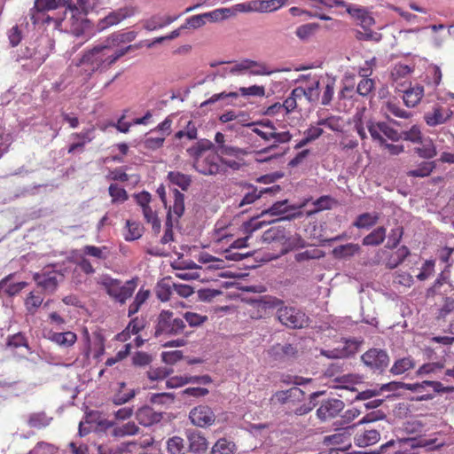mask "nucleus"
I'll return each instance as SVG.
<instances>
[{
    "instance_id": "nucleus-1",
    "label": "nucleus",
    "mask_w": 454,
    "mask_h": 454,
    "mask_svg": "<svg viewBox=\"0 0 454 454\" xmlns=\"http://www.w3.org/2000/svg\"><path fill=\"white\" fill-rule=\"evenodd\" d=\"M124 56L123 51H115L104 40L101 43L86 51L80 59L78 66H87L86 71L103 72L107 70L121 57Z\"/></svg>"
},
{
    "instance_id": "nucleus-2",
    "label": "nucleus",
    "mask_w": 454,
    "mask_h": 454,
    "mask_svg": "<svg viewBox=\"0 0 454 454\" xmlns=\"http://www.w3.org/2000/svg\"><path fill=\"white\" fill-rule=\"evenodd\" d=\"M186 325L183 318L178 317L171 310H161L156 318L154 336L174 337L181 334L187 336Z\"/></svg>"
},
{
    "instance_id": "nucleus-3",
    "label": "nucleus",
    "mask_w": 454,
    "mask_h": 454,
    "mask_svg": "<svg viewBox=\"0 0 454 454\" xmlns=\"http://www.w3.org/2000/svg\"><path fill=\"white\" fill-rule=\"evenodd\" d=\"M100 284L104 286L106 294L120 304H124L132 296L137 287L134 280H128L122 283L121 280L108 276L103 277Z\"/></svg>"
},
{
    "instance_id": "nucleus-4",
    "label": "nucleus",
    "mask_w": 454,
    "mask_h": 454,
    "mask_svg": "<svg viewBox=\"0 0 454 454\" xmlns=\"http://www.w3.org/2000/svg\"><path fill=\"white\" fill-rule=\"evenodd\" d=\"M276 317L279 323L290 329H301L307 326L309 317L300 309L285 305L282 300L281 305L276 307Z\"/></svg>"
},
{
    "instance_id": "nucleus-5",
    "label": "nucleus",
    "mask_w": 454,
    "mask_h": 454,
    "mask_svg": "<svg viewBox=\"0 0 454 454\" xmlns=\"http://www.w3.org/2000/svg\"><path fill=\"white\" fill-rule=\"evenodd\" d=\"M365 366L374 372L381 373L389 364V356L381 348H370L361 356Z\"/></svg>"
},
{
    "instance_id": "nucleus-6",
    "label": "nucleus",
    "mask_w": 454,
    "mask_h": 454,
    "mask_svg": "<svg viewBox=\"0 0 454 454\" xmlns=\"http://www.w3.org/2000/svg\"><path fill=\"white\" fill-rule=\"evenodd\" d=\"M250 309L248 313L251 318L260 319L268 315V309H276L281 305L282 300L270 295H264L259 299H251L248 301Z\"/></svg>"
},
{
    "instance_id": "nucleus-7",
    "label": "nucleus",
    "mask_w": 454,
    "mask_h": 454,
    "mask_svg": "<svg viewBox=\"0 0 454 454\" xmlns=\"http://www.w3.org/2000/svg\"><path fill=\"white\" fill-rule=\"evenodd\" d=\"M36 285L47 294H53L59 284L63 281L64 275L57 270H43L34 274L33 277Z\"/></svg>"
},
{
    "instance_id": "nucleus-8",
    "label": "nucleus",
    "mask_w": 454,
    "mask_h": 454,
    "mask_svg": "<svg viewBox=\"0 0 454 454\" xmlns=\"http://www.w3.org/2000/svg\"><path fill=\"white\" fill-rule=\"evenodd\" d=\"M137 34L135 31H118L111 34L105 40L111 45L115 51H123L124 55L127 54L132 49H137L142 45V43L135 45L121 46L124 43H129L134 41Z\"/></svg>"
},
{
    "instance_id": "nucleus-9",
    "label": "nucleus",
    "mask_w": 454,
    "mask_h": 454,
    "mask_svg": "<svg viewBox=\"0 0 454 454\" xmlns=\"http://www.w3.org/2000/svg\"><path fill=\"white\" fill-rule=\"evenodd\" d=\"M136 9L132 6H123L110 12L105 18L98 20V28L102 31L112 26L121 23L127 18L132 17Z\"/></svg>"
},
{
    "instance_id": "nucleus-10",
    "label": "nucleus",
    "mask_w": 454,
    "mask_h": 454,
    "mask_svg": "<svg viewBox=\"0 0 454 454\" xmlns=\"http://www.w3.org/2000/svg\"><path fill=\"white\" fill-rule=\"evenodd\" d=\"M68 0H35V7L39 11H53L57 9H64L63 13L58 14L57 16L46 18V21L52 20L57 26L60 25L61 22L66 19V15L68 11H66L67 7Z\"/></svg>"
},
{
    "instance_id": "nucleus-11",
    "label": "nucleus",
    "mask_w": 454,
    "mask_h": 454,
    "mask_svg": "<svg viewBox=\"0 0 454 454\" xmlns=\"http://www.w3.org/2000/svg\"><path fill=\"white\" fill-rule=\"evenodd\" d=\"M189 419L196 427H208L215 423V415L210 407L199 405L191 410Z\"/></svg>"
},
{
    "instance_id": "nucleus-12",
    "label": "nucleus",
    "mask_w": 454,
    "mask_h": 454,
    "mask_svg": "<svg viewBox=\"0 0 454 454\" xmlns=\"http://www.w3.org/2000/svg\"><path fill=\"white\" fill-rule=\"evenodd\" d=\"M342 400L328 398L324 400L317 410V417L323 422L334 419L344 409Z\"/></svg>"
},
{
    "instance_id": "nucleus-13",
    "label": "nucleus",
    "mask_w": 454,
    "mask_h": 454,
    "mask_svg": "<svg viewBox=\"0 0 454 454\" xmlns=\"http://www.w3.org/2000/svg\"><path fill=\"white\" fill-rule=\"evenodd\" d=\"M397 386L415 393L427 392L428 387H431L434 393L454 392V387H444L440 381L435 380H424L420 383L397 382Z\"/></svg>"
},
{
    "instance_id": "nucleus-14",
    "label": "nucleus",
    "mask_w": 454,
    "mask_h": 454,
    "mask_svg": "<svg viewBox=\"0 0 454 454\" xmlns=\"http://www.w3.org/2000/svg\"><path fill=\"white\" fill-rule=\"evenodd\" d=\"M452 115L453 111L450 108L435 105L432 111L424 114V121L429 127H435L446 123Z\"/></svg>"
},
{
    "instance_id": "nucleus-15",
    "label": "nucleus",
    "mask_w": 454,
    "mask_h": 454,
    "mask_svg": "<svg viewBox=\"0 0 454 454\" xmlns=\"http://www.w3.org/2000/svg\"><path fill=\"white\" fill-rule=\"evenodd\" d=\"M304 395V391L297 387H294L286 390H279L275 392L270 397V402L272 403H278L280 405L289 403H301L303 401Z\"/></svg>"
},
{
    "instance_id": "nucleus-16",
    "label": "nucleus",
    "mask_w": 454,
    "mask_h": 454,
    "mask_svg": "<svg viewBox=\"0 0 454 454\" xmlns=\"http://www.w3.org/2000/svg\"><path fill=\"white\" fill-rule=\"evenodd\" d=\"M185 436L188 441L187 450L193 454H203L207 451L208 442L204 434L196 429H186Z\"/></svg>"
},
{
    "instance_id": "nucleus-17",
    "label": "nucleus",
    "mask_w": 454,
    "mask_h": 454,
    "mask_svg": "<svg viewBox=\"0 0 454 454\" xmlns=\"http://www.w3.org/2000/svg\"><path fill=\"white\" fill-rule=\"evenodd\" d=\"M243 189L246 190L243 198L239 202L238 207H242L246 205H250L255 200L260 199L264 193H273L280 191L279 185H273L269 188L258 190L255 186L250 184H244Z\"/></svg>"
},
{
    "instance_id": "nucleus-18",
    "label": "nucleus",
    "mask_w": 454,
    "mask_h": 454,
    "mask_svg": "<svg viewBox=\"0 0 454 454\" xmlns=\"http://www.w3.org/2000/svg\"><path fill=\"white\" fill-rule=\"evenodd\" d=\"M346 12L364 29L371 27L375 23L374 18L365 7L350 4L347 6Z\"/></svg>"
},
{
    "instance_id": "nucleus-19",
    "label": "nucleus",
    "mask_w": 454,
    "mask_h": 454,
    "mask_svg": "<svg viewBox=\"0 0 454 454\" xmlns=\"http://www.w3.org/2000/svg\"><path fill=\"white\" fill-rule=\"evenodd\" d=\"M163 414L160 411H155L149 406H144L137 410L136 419L140 425L150 427L153 424L160 422L162 419Z\"/></svg>"
},
{
    "instance_id": "nucleus-20",
    "label": "nucleus",
    "mask_w": 454,
    "mask_h": 454,
    "mask_svg": "<svg viewBox=\"0 0 454 454\" xmlns=\"http://www.w3.org/2000/svg\"><path fill=\"white\" fill-rule=\"evenodd\" d=\"M217 155L212 154L204 160L194 161V168L198 172L205 176L216 175L219 172V165L216 162Z\"/></svg>"
},
{
    "instance_id": "nucleus-21",
    "label": "nucleus",
    "mask_w": 454,
    "mask_h": 454,
    "mask_svg": "<svg viewBox=\"0 0 454 454\" xmlns=\"http://www.w3.org/2000/svg\"><path fill=\"white\" fill-rule=\"evenodd\" d=\"M47 339L61 348H70L76 342L77 335L71 331L63 333L51 331L48 333Z\"/></svg>"
},
{
    "instance_id": "nucleus-22",
    "label": "nucleus",
    "mask_w": 454,
    "mask_h": 454,
    "mask_svg": "<svg viewBox=\"0 0 454 454\" xmlns=\"http://www.w3.org/2000/svg\"><path fill=\"white\" fill-rule=\"evenodd\" d=\"M253 132L266 142L274 140L276 143H287L292 138V135L289 131L277 132L274 130H262L259 128H254Z\"/></svg>"
},
{
    "instance_id": "nucleus-23",
    "label": "nucleus",
    "mask_w": 454,
    "mask_h": 454,
    "mask_svg": "<svg viewBox=\"0 0 454 454\" xmlns=\"http://www.w3.org/2000/svg\"><path fill=\"white\" fill-rule=\"evenodd\" d=\"M88 2L89 0H77V4H73L71 0H68L66 11H68V13H70V20H73V25L83 20L84 16L87 14Z\"/></svg>"
},
{
    "instance_id": "nucleus-24",
    "label": "nucleus",
    "mask_w": 454,
    "mask_h": 454,
    "mask_svg": "<svg viewBox=\"0 0 454 454\" xmlns=\"http://www.w3.org/2000/svg\"><path fill=\"white\" fill-rule=\"evenodd\" d=\"M424 96V87L422 85H415L405 90L403 99L407 107H415Z\"/></svg>"
},
{
    "instance_id": "nucleus-25",
    "label": "nucleus",
    "mask_w": 454,
    "mask_h": 454,
    "mask_svg": "<svg viewBox=\"0 0 454 454\" xmlns=\"http://www.w3.org/2000/svg\"><path fill=\"white\" fill-rule=\"evenodd\" d=\"M419 145H420L414 148V153L419 157L430 160L437 155L436 146L430 137L423 138Z\"/></svg>"
},
{
    "instance_id": "nucleus-26",
    "label": "nucleus",
    "mask_w": 454,
    "mask_h": 454,
    "mask_svg": "<svg viewBox=\"0 0 454 454\" xmlns=\"http://www.w3.org/2000/svg\"><path fill=\"white\" fill-rule=\"evenodd\" d=\"M287 0H253V9L256 12H271L286 5Z\"/></svg>"
},
{
    "instance_id": "nucleus-27",
    "label": "nucleus",
    "mask_w": 454,
    "mask_h": 454,
    "mask_svg": "<svg viewBox=\"0 0 454 454\" xmlns=\"http://www.w3.org/2000/svg\"><path fill=\"white\" fill-rule=\"evenodd\" d=\"M177 18L178 16L154 15L145 21L144 27L148 31H153L171 24Z\"/></svg>"
},
{
    "instance_id": "nucleus-28",
    "label": "nucleus",
    "mask_w": 454,
    "mask_h": 454,
    "mask_svg": "<svg viewBox=\"0 0 454 454\" xmlns=\"http://www.w3.org/2000/svg\"><path fill=\"white\" fill-rule=\"evenodd\" d=\"M415 366H416L415 359L412 356H404V357L396 359L394 362L389 372L393 375H401V374L413 369Z\"/></svg>"
},
{
    "instance_id": "nucleus-29",
    "label": "nucleus",
    "mask_w": 454,
    "mask_h": 454,
    "mask_svg": "<svg viewBox=\"0 0 454 454\" xmlns=\"http://www.w3.org/2000/svg\"><path fill=\"white\" fill-rule=\"evenodd\" d=\"M387 237V229L380 226L367 234L362 240L364 246L377 247L381 245Z\"/></svg>"
},
{
    "instance_id": "nucleus-30",
    "label": "nucleus",
    "mask_w": 454,
    "mask_h": 454,
    "mask_svg": "<svg viewBox=\"0 0 454 454\" xmlns=\"http://www.w3.org/2000/svg\"><path fill=\"white\" fill-rule=\"evenodd\" d=\"M380 438V432L376 429L365 430L357 434L355 437V442L359 447H367L375 444Z\"/></svg>"
},
{
    "instance_id": "nucleus-31",
    "label": "nucleus",
    "mask_w": 454,
    "mask_h": 454,
    "mask_svg": "<svg viewBox=\"0 0 454 454\" xmlns=\"http://www.w3.org/2000/svg\"><path fill=\"white\" fill-rule=\"evenodd\" d=\"M380 219V215L377 212L363 213L356 216L353 222V226L357 229H370L377 224Z\"/></svg>"
},
{
    "instance_id": "nucleus-32",
    "label": "nucleus",
    "mask_w": 454,
    "mask_h": 454,
    "mask_svg": "<svg viewBox=\"0 0 454 454\" xmlns=\"http://www.w3.org/2000/svg\"><path fill=\"white\" fill-rule=\"evenodd\" d=\"M262 239L265 243L282 242L286 243L287 239L286 237V229L281 226H274L263 232Z\"/></svg>"
},
{
    "instance_id": "nucleus-33",
    "label": "nucleus",
    "mask_w": 454,
    "mask_h": 454,
    "mask_svg": "<svg viewBox=\"0 0 454 454\" xmlns=\"http://www.w3.org/2000/svg\"><path fill=\"white\" fill-rule=\"evenodd\" d=\"M166 450L168 454H186L188 452L184 440L174 435L166 441Z\"/></svg>"
},
{
    "instance_id": "nucleus-34",
    "label": "nucleus",
    "mask_w": 454,
    "mask_h": 454,
    "mask_svg": "<svg viewBox=\"0 0 454 454\" xmlns=\"http://www.w3.org/2000/svg\"><path fill=\"white\" fill-rule=\"evenodd\" d=\"M214 149L215 145L207 139H200L192 147L187 149V153L194 159V161L200 160V158L206 151Z\"/></svg>"
},
{
    "instance_id": "nucleus-35",
    "label": "nucleus",
    "mask_w": 454,
    "mask_h": 454,
    "mask_svg": "<svg viewBox=\"0 0 454 454\" xmlns=\"http://www.w3.org/2000/svg\"><path fill=\"white\" fill-rule=\"evenodd\" d=\"M435 168V161H421L416 168L409 170L407 176L410 177H427L431 175Z\"/></svg>"
},
{
    "instance_id": "nucleus-36",
    "label": "nucleus",
    "mask_w": 454,
    "mask_h": 454,
    "mask_svg": "<svg viewBox=\"0 0 454 454\" xmlns=\"http://www.w3.org/2000/svg\"><path fill=\"white\" fill-rule=\"evenodd\" d=\"M236 450V444L232 441L220 438L212 446L209 454H234Z\"/></svg>"
},
{
    "instance_id": "nucleus-37",
    "label": "nucleus",
    "mask_w": 454,
    "mask_h": 454,
    "mask_svg": "<svg viewBox=\"0 0 454 454\" xmlns=\"http://www.w3.org/2000/svg\"><path fill=\"white\" fill-rule=\"evenodd\" d=\"M361 250L358 244L348 243L340 245L333 248V254L336 258H348L352 257Z\"/></svg>"
},
{
    "instance_id": "nucleus-38",
    "label": "nucleus",
    "mask_w": 454,
    "mask_h": 454,
    "mask_svg": "<svg viewBox=\"0 0 454 454\" xmlns=\"http://www.w3.org/2000/svg\"><path fill=\"white\" fill-rule=\"evenodd\" d=\"M395 389H397V382L393 381L383 384L380 389H367L359 392L356 396V400H368L379 395L382 391H392Z\"/></svg>"
},
{
    "instance_id": "nucleus-39",
    "label": "nucleus",
    "mask_w": 454,
    "mask_h": 454,
    "mask_svg": "<svg viewBox=\"0 0 454 454\" xmlns=\"http://www.w3.org/2000/svg\"><path fill=\"white\" fill-rule=\"evenodd\" d=\"M153 444V440L129 442L123 447V454H149L146 448Z\"/></svg>"
},
{
    "instance_id": "nucleus-40",
    "label": "nucleus",
    "mask_w": 454,
    "mask_h": 454,
    "mask_svg": "<svg viewBox=\"0 0 454 454\" xmlns=\"http://www.w3.org/2000/svg\"><path fill=\"white\" fill-rule=\"evenodd\" d=\"M287 202H288L287 200L277 201L270 207L263 210L261 213V215L262 216L265 215H279L288 212L290 209L301 208L302 207V206H299V207L287 206Z\"/></svg>"
},
{
    "instance_id": "nucleus-41",
    "label": "nucleus",
    "mask_w": 454,
    "mask_h": 454,
    "mask_svg": "<svg viewBox=\"0 0 454 454\" xmlns=\"http://www.w3.org/2000/svg\"><path fill=\"white\" fill-rule=\"evenodd\" d=\"M173 290V283L170 278H163L160 280L155 288L156 295L161 301H167L170 299Z\"/></svg>"
},
{
    "instance_id": "nucleus-42",
    "label": "nucleus",
    "mask_w": 454,
    "mask_h": 454,
    "mask_svg": "<svg viewBox=\"0 0 454 454\" xmlns=\"http://www.w3.org/2000/svg\"><path fill=\"white\" fill-rule=\"evenodd\" d=\"M168 179L171 184L180 187L183 191H186L192 184L190 176L178 171L168 172Z\"/></svg>"
},
{
    "instance_id": "nucleus-43",
    "label": "nucleus",
    "mask_w": 454,
    "mask_h": 454,
    "mask_svg": "<svg viewBox=\"0 0 454 454\" xmlns=\"http://www.w3.org/2000/svg\"><path fill=\"white\" fill-rule=\"evenodd\" d=\"M272 351L276 356L281 359H290L296 356L298 350L292 344H277L272 348Z\"/></svg>"
},
{
    "instance_id": "nucleus-44",
    "label": "nucleus",
    "mask_w": 454,
    "mask_h": 454,
    "mask_svg": "<svg viewBox=\"0 0 454 454\" xmlns=\"http://www.w3.org/2000/svg\"><path fill=\"white\" fill-rule=\"evenodd\" d=\"M454 312V296H445L439 305L436 313V318L445 319L449 315Z\"/></svg>"
},
{
    "instance_id": "nucleus-45",
    "label": "nucleus",
    "mask_w": 454,
    "mask_h": 454,
    "mask_svg": "<svg viewBox=\"0 0 454 454\" xmlns=\"http://www.w3.org/2000/svg\"><path fill=\"white\" fill-rule=\"evenodd\" d=\"M318 28L317 23H307L299 26L295 30V35L300 40L308 41L317 32Z\"/></svg>"
},
{
    "instance_id": "nucleus-46",
    "label": "nucleus",
    "mask_w": 454,
    "mask_h": 454,
    "mask_svg": "<svg viewBox=\"0 0 454 454\" xmlns=\"http://www.w3.org/2000/svg\"><path fill=\"white\" fill-rule=\"evenodd\" d=\"M365 125H366V128H367L372 138L374 141L379 142L380 145L385 144L386 139L384 138L383 133H382L383 121L374 122V121L369 120L366 121Z\"/></svg>"
},
{
    "instance_id": "nucleus-47",
    "label": "nucleus",
    "mask_w": 454,
    "mask_h": 454,
    "mask_svg": "<svg viewBox=\"0 0 454 454\" xmlns=\"http://www.w3.org/2000/svg\"><path fill=\"white\" fill-rule=\"evenodd\" d=\"M324 392L317 391L309 395V402L300 405L293 411V413L296 416L306 415L310 412L317 405L316 399L322 395Z\"/></svg>"
},
{
    "instance_id": "nucleus-48",
    "label": "nucleus",
    "mask_w": 454,
    "mask_h": 454,
    "mask_svg": "<svg viewBox=\"0 0 454 454\" xmlns=\"http://www.w3.org/2000/svg\"><path fill=\"white\" fill-rule=\"evenodd\" d=\"M410 249L406 246L400 247L395 253L394 256L388 260L387 263V267L389 269L396 268L410 255Z\"/></svg>"
},
{
    "instance_id": "nucleus-49",
    "label": "nucleus",
    "mask_w": 454,
    "mask_h": 454,
    "mask_svg": "<svg viewBox=\"0 0 454 454\" xmlns=\"http://www.w3.org/2000/svg\"><path fill=\"white\" fill-rule=\"evenodd\" d=\"M150 292L148 290H139L136 294L133 302L129 307L128 316L132 317L139 309L142 304L149 298Z\"/></svg>"
},
{
    "instance_id": "nucleus-50",
    "label": "nucleus",
    "mask_w": 454,
    "mask_h": 454,
    "mask_svg": "<svg viewBox=\"0 0 454 454\" xmlns=\"http://www.w3.org/2000/svg\"><path fill=\"white\" fill-rule=\"evenodd\" d=\"M403 236V227L401 225H398L395 228H393L387 236V241L385 246L386 248L388 249H394L397 247L399 245L402 238Z\"/></svg>"
},
{
    "instance_id": "nucleus-51",
    "label": "nucleus",
    "mask_w": 454,
    "mask_h": 454,
    "mask_svg": "<svg viewBox=\"0 0 454 454\" xmlns=\"http://www.w3.org/2000/svg\"><path fill=\"white\" fill-rule=\"evenodd\" d=\"M336 80L333 77H327L324 88L323 95L321 97V104L323 106H329L334 95Z\"/></svg>"
},
{
    "instance_id": "nucleus-52",
    "label": "nucleus",
    "mask_w": 454,
    "mask_h": 454,
    "mask_svg": "<svg viewBox=\"0 0 454 454\" xmlns=\"http://www.w3.org/2000/svg\"><path fill=\"white\" fill-rule=\"evenodd\" d=\"M86 255L95 257L99 260H106L109 256V249L106 247H95L87 245L82 248Z\"/></svg>"
},
{
    "instance_id": "nucleus-53",
    "label": "nucleus",
    "mask_w": 454,
    "mask_h": 454,
    "mask_svg": "<svg viewBox=\"0 0 454 454\" xmlns=\"http://www.w3.org/2000/svg\"><path fill=\"white\" fill-rule=\"evenodd\" d=\"M423 138L420 128L418 125H413L410 129L401 132V139L413 144H419Z\"/></svg>"
},
{
    "instance_id": "nucleus-54",
    "label": "nucleus",
    "mask_w": 454,
    "mask_h": 454,
    "mask_svg": "<svg viewBox=\"0 0 454 454\" xmlns=\"http://www.w3.org/2000/svg\"><path fill=\"white\" fill-rule=\"evenodd\" d=\"M173 193L174 203L169 208H171V213L173 212L177 218H180L184 213V195L176 189L173 191Z\"/></svg>"
},
{
    "instance_id": "nucleus-55",
    "label": "nucleus",
    "mask_w": 454,
    "mask_h": 454,
    "mask_svg": "<svg viewBox=\"0 0 454 454\" xmlns=\"http://www.w3.org/2000/svg\"><path fill=\"white\" fill-rule=\"evenodd\" d=\"M215 152L218 157L223 155L239 157L240 155L246 154V151L244 149L227 145L215 146Z\"/></svg>"
},
{
    "instance_id": "nucleus-56",
    "label": "nucleus",
    "mask_w": 454,
    "mask_h": 454,
    "mask_svg": "<svg viewBox=\"0 0 454 454\" xmlns=\"http://www.w3.org/2000/svg\"><path fill=\"white\" fill-rule=\"evenodd\" d=\"M52 418L48 417L44 412L33 413L28 419V425L31 427L41 428L48 426Z\"/></svg>"
},
{
    "instance_id": "nucleus-57",
    "label": "nucleus",
    "mask_w": 454,
    "mask_h": 454,
    "mask_svg": "<svg viewBox=\"0 0 454 454\" xmlns=\"http://www.w3.org/2000/svg\"><path fill=\"white\" fill-rule=\"evenodd\" d=\"M164 141H165V135L164 134H162L160 137H152V136H149V137H146L140 143V146L145 148V149H147V150L155 151V150L162 147V145L164 144Z\"/></svg>"
},
{
    "instance_id": "nucleus-58",
    "label": "nucleus",
    "mask_w": 454,
    "mask_h": 454,
    "mask_svg": "<svg viewBox=\"0 0 454 454\" xmlns=\"http://www.w3.org/2000/svg\"><path fill=\"white\" fill-rule=\"evenodd\" d=\"M142 211L146 222L152 224L153 231L158 234L160 231L161 225L156 213L151 208V207H145Z\"/></svg>"
},
{
    "instance_id": "nucleus-59",
    "label": "nucleus",
    "mask_w": 454,
    "mask_h": 454,
    "mask_svg": "<svg viewBox=\"0 0 454 454\" xmlns=\"http://www.w3.org/2000/svg\"><path fill=\"white\" fill-rule=\"evenodd\" d=\"M317 125L319 127L325 126L333 131L341 130L340 117L335 115H330L325 118H320L317 121Z\"/></svg>"
},
{
    "instance_id": "nucleus-60",
    "label": "nucleus",
    "mask_w": 454,
    "mask_h": 454,
    "mask_svg": "<svg viewBox=\"0 0 454 454\" xmlns=\"http://www.w3.org/2000/svg\"><path fill=\"white\" fill-rule=\"evenodd\" d=\"M43 299L41 295L31 292L25 301V306L27 312L31 315H34L43 303Z\"/></svg>"
},
{
    "instance_id": "nucleus-61",
    "label": "nucleus",
    "mask_w": 454,
    "mask_h": 454,
    "mask_svg": "<svg viewBox=\"0 0 454 454\" xmlns=\"http://www.w3.org/2000/svg\"><path fill=\"white\" fill-rule=\"evenodd\" d=\"M443 368V365L440 363H427L421 365L416 371L417 377H425L427 375L436 374L439 371Z\"/></svg>"
},
{
    "instance_id": "nucleus-62",
    "label": "nucleus",
    "mask_w": 454,
    "mask_h": 454,
    "mask_svg": "<svg viewBox=\"0 0 454 454\" xmlns=\"http://www.w3.org/2000/svg\"><path fill=\"white\" fill-rule=\"evenodd\" d=\"M139 432V427L135 422H128L121 427H117L114 429V434L115 436L122 437L125 435H134Z\"/></svg>"
},
{
    "instance_id": "nucleus-63",
    "label": "nucleus",
    "mask_w": 454,
    "mask_h": 454,
    "mask_svg": "<svg viewBox=\"0 0 454 454\" xmlns=\"http://www.w3.org/2000/svg\"><path fill=\"white\" fill-rule=\"evenodd\" d=\"M173 372L172 369L167 367L150 368L146 372L147 378L152 380H160L167 378Z\"/></svg>"
},
{
    "instance_id": "nucleus-64",
    "label": "nucleus",
    "mask_w": 454,
    "mask_h": 454,
    "mask_svg": "<svg viewBox=\"0 0 454 454\" xmlns=\"http://www.w3.org/2000/svg\"><path fill=\"white\" fill-rule=\"evenodd\" d=\"M413 71V67L404 64H395L391 70V77L394 81L407 77Z\"/></svg>"
}]
</instances>
